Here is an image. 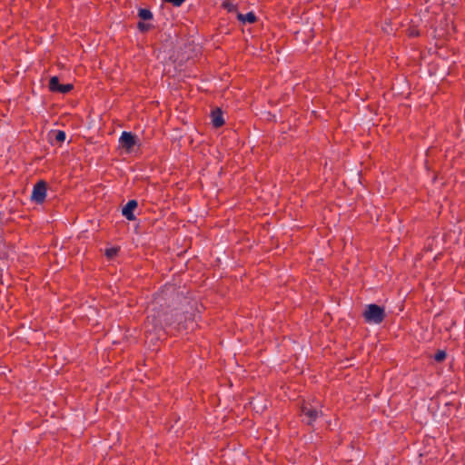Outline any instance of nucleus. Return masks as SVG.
Segmentation results:
<instances>
[{"mask_svg":"<svg viewBox=\"0 0 465 465\" xmlns=\"http://www.w3.org/2000/svg\"><path fill=\"white\" fill-rule=\"evenodd\" d=\"M446 352L444 351H438L435 355L434 359L436 361H442L446 358Z\"/></svg>","mask_w":465,"mask_h":465,"instance_id":"obj_13","label":"nucleus"},{"mask_svg":"<svg viewBox=\"0 0 465 465\" xmlns=\"http://www.w3.org/2000/svg\"><path fill=\"white\" fill-rule=\"evenodd\" d=\"M365 322L371 324H380L384 317V309L377 304L371 303L365 307L363 312Z\"/></svg>","mask_w":465,"mask_h":465,"instance_id":"obj_1","label":"nucleus"},{"mask_svg":"<svg viewBox=\"0 0 465 465\" xmlns=\"http://www.w3.org/2000/svg\"><path fill=\"white\" fill-rule=\"evenodd\" d=\"M46 197V183L44 181L38 182L36 184H35L31 199L37 203H42Z\"/></svg>","mask_w":465,"mask_h":465,"instance_id":"obj_5","label":"nucleus"},{"mask_svg":"<svg viewBox=\"0 0 465 465\" xmlns=\"http://www.w3.org/2000/svg\"><path fill=\"white\" fill-rule=\"evenodd\" d=\"M65 133L64 131H56L54 134V138L57 142L62 143L65 140Z\"/></svg>","mask_w":465,"mask_h":465,"instance_id":"obj_12","label":"nucleus"},{"mask_svg":"<svg viewBox=\"0 0 465 465\" xmlns=\"http://www.w3.org/2000/svg\"><path fill=\"white\" fill-rule=\"evenodd\" d=\"M60 83H59V79L57 76H53L51 77L50 81H49V89L52 91V92H57L59 87H60Z\"/></svg>","mask_w":465,"mask_h":465,"instance_id":"obj_10","label":"nucleus"},{"mask_svg":"<svg viewBox=\"0 0 465 465\" xmlns=\"http://www.w3.org/2000/svg\"><path fill=\"white\" fill-rule=\"evenodd\" d=\"M238 19L240 21L243 22V23L252 24V23L255 22L256 16H255V15L252 12H250V13H247L245 15L239 14L238 15Z\"/></svg>","mask_w":465,"mask_h":465,"instance_id":"obj_8","label":"nucleus"},{"mask_svg":"<svg viewBox=\"0 0 465 465\" xmlns=\"http://www.w3.org/2000/svg\"><path fill=\"white\" fill-rule=\"evenodd\" d=\"M302 421L307 425L312 426L314 422L322 415L319 405L304 403L301 408Z\"/></svg>","mask_w":465,"mask_h":465,"instance_id":"obj_2","label":"nucleus"},{"mask_svg":"<svg viewBox=\"0 0 465 465\" xmlns=\"http://www.w3.org/2000/svg\"><path fill=\"white\" fill-rule=\"evenodd\" d=\"M165 2L167 3H171L174 6H181L184 2L185 0H164Z\"/></svg>","mask_w":465,"mask_h":465,"instance_id":"obj_16","label":"nucleus"},{"mask_svg":"<svg viewBox=\"0 0 465 465\" xmlns=\"http://www.w3.org/2000/svg\"><path fill=\"white\" fill-rule=\"evenodd\" d=\"M211 120L212 124L214 127H221L224 124V119L223 117V112L220 108H215L211 113Z\"/></svg>","mask_w":465,"mask_h":465,"instance_id":"obj_7","label":"nucleus"},{"mask_svg":"<svg viewBox=\"0 0 465 465\" xmlns=\"http://www.w3.org/2000/svg\"><path fill=\"white\" fill-rule=\"evenodd\" d=\"M119 143L126 152L130 153L139 145V139L131 132H123L119 138Z\"/></svg>","mask_w":465,"mask_h":465,"instance_id":"obj_4","label":"nucleus"},{"mask_svg":"<svg viewBox=\"0 0 465 465\" xmlns=\"http://www.w3.org/2000/svg\"><path fill=\"white\" fill-rule=\"evenodd\" d=\"M150 27H151V25L149 24H145L143 22L138 23V28L143 32L149 30Z\"/></svg>","mask_w":465,"mask_h":465,"instance_id":"obj_15","label":"nucleus"},{"mask_svg":"<svg viewBox=\"0 0 465 465\" xmlns=\"http://www.w3.org/2000/svg\"><path fill=\"white\" fill-rule=\"evenodd\" d=\"M163 323L172 324L173 322H170L167 318H163V316L160 313H158L157 315L154 313L151 314L147 317L145 322L146 331L162 330Z\"/></svg>","mask_w":465,"mask_h":465,"instance_id":"obj_3","label":"nucleus"},{"mask_svg":"<svg viewBox=\"0 0 465 465\" xmlns=\"http://www.w3.org/2000/svg\"><path fill=\"white\" fill-rule=\"evenodd\" d=\"M138 203L136 200H130L122 209V214L128 221H134L135 215L134 214V211L137 208Z\"/></svg>","mask_w":465,"mask_h":465,"instance_id":"obj_6","label":"nucleus"},{"mask_svg":"<svg viewBox=\"0 0 465 465\" xmlns=\"http://www.w3.org/2000/svg\"><path fill=\"white\" fill-rule=\"evenodd\" d=\"M117 252H118V249L115 247L109 248V249H106L105 255L108 258H113L114 255H116Z\"/></svg>","mask_w":465,"mask_h":465,"instance_id":"obj_14","label":"nucleus"},{"mask_svg":"<svg viewBox=\"0 0 465 465\" xmlns=\"http://www.w3.org/2000/svg\"><path fill=\"white\" fill-rule=\"evenodd\" d=\"M73 89V85L71 84H61L57 93H61V94H67L68 92H70L71 90Z\"/></svg>","mask_w":465,"mask_h":465,"instance_id":"obj_11","label":"nucleus"},{"mask_svg":"<svg viewBox=\"0 0 465 465\" xmlns=\"http://www.w3.org/2000/svg\"><path fill=\"white\" fill-rule=\"evenodd\" d=\"M138 16L142 20L147 21V20H151L153 18V13L149 9L140 8L138 11Z\"/></svg>","mask_w":465,"mask_h":465,"instance_id":"obj_9","label":"nucleus"}]
</instances>
